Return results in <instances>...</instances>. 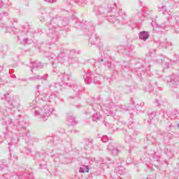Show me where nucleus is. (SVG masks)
<instances>
[{"instance_id":"nucleus-1","label":"nucleus","mask_w":179,"mask_h":179,"mask_svg":"<svg viewBox=\"0 0 179 179\" xmlns=\"http://www.w3.org/2000/svg\"><path fill=\"white\" fill-rule=\"evenodd\" d=\"M36 101H33L31 103H30V108H34V115L38 118L41 120H43V121H47L48 117L50 115H52V111L54 109L49 106H42L41 108L36 106Z\"/></svg>"},{"instance_id":"nucleus-2","label":"nucleus","mask_w":179,"mask_h":179,"mask_svg":"<svg viewBox=\"0 0 179 179\" xmlns=\"http://www.w3.org/2000/svg\"><path fill=\"white\" fill-rule=\"evenodd\" d=\"M167 82L171 87H177L179 85V77L176 75H173L167 79Z\"/></svg>"},{"instance_id":"nucleus-3","label":"nucleus","mask_w":179,"mask_h":179,"mask_svg":"<svg viewBox=\"0 0 179 179\" xmlns=\"http://www.w3.org/2000/svg\"><path fill=\"white\" fill-rule=\"evenodd\" d=\"M108 150H109V152H111L112 155H113V156H117L118 155V153H120V150H117V148H115L113 143H110L108 145L107 148Z\"/></svg>"},{"instance_id":"nucleus-4","label":"nucleus","mask_w":179,"mask_h":179,"mask_svg":"<svg viewBox=\"0 0 179 179\" xmlns=\"http://www.w3.org/2000/svg\"><path fill=\"white\" fill-rule=\"evenodd\" d=\"M41 68H43V64H41V62H37V61L34 62L33 65H32L31 71L34 72V71H36V69H41Z\"/></svg>"},{"instance_id":"nucleus-5","label":"nucleus","mask_w":179,"mask_h":179,"mask_svg":"<svg viewBox=\"0 0 179 179\" xmlns=\"http://www.w3.org/2000/svg\"><path fill=\"white\" fill-rule=\"evenodd\" d=\"M139 38L143 40V41H146L149 38V33L145 31L140 32Z\"/></svg>"},{"instance_id":"nucleus-6","label":"nucleus","mask_w":179,"mask_h":179,"mask_svg":"<svg viewBox=\"0 0 179 179\" xmlns=\"http://www.w3.org/2000/svg\"><path fill=\"white\" fill-rule=\"evenodd\" d=\"M48 76L45 75L43 76H40L39 75L33 76L29 78V80H40L41 79H43L44 80H47Z\"/></svg>"},{"instance_id":"nucleus-7","label":"nucleus","mask_w":179,"mask_h":179,"mask_svg":"<svg viewBox=\"0 0 179 179\" xmlns=\"http://www.w3.org/2000/svg\"><path fill=\"white\" fill-rule=\"evenodd\" d=\"M80 173H89V166L86 165H83L80 168Z\"/></svg>"},{"instance_id":"nucleus-8","label":"nucleus","mask_w":179,"mask_h":179,"mask_svg":"<svg viewBox=\"0 0 179 179\" xmlns=\"http://www.w3.org/2000/svg\"><path fill=\"white\" fill-rule=\"evenodd\" d=\"M67 120L69 121V125H75L76 124L73 116H68Z\"/></svg>"},{"instance_id":"nucleus-9","label":"nucleus","mask_w":179,"mask_h":179,"mask_svg":"<svg viewBox=\"0 0 179 179\" xmlns=\"http://www.w3.org/2000/svg\"><path fill=\"white\" fill-rule=\"evenodd\" d=\"M101 118V115H100L99 113H96L93 115L92 116V120L93 121H99Z\"/></svg>"},{"instance_id":"nucleus-10","label":"nucleus","mask_w":179,"mask_h":179,"mask_svg":"<svg viewBox=\"0 0 179 179\" xmlns=\"http://www.w3.org/2000/svg\"><path fill=\"white\" fill-rule=\"evenodd\" d=\"M158 8H159V11L163 12V13H164V12H166V6H159Z\"/></svg>"},{"instance_id":"nucleus-11","label":"nucleus","mask_w":179,"mask_h":179,"mask_svg":"<svg viewBox=\"0 0 179 179\" xmlns=\"http://www.w3.org/2000/svg\"><path fill=\"white\" fill-rule=\"evenodd\" d=\"M110 22H112V23H118V19L115 17H111Z\"/></svg>"},{"instance_id":"nucleus-12","label":"nucleus","mask_w":179,"mask_h":179,"mask_svg":"<svg viewBox=\"0 0 179 179\" xmlns=\"http://www.w3.org/2000/svg\"><path fill=\"white\" fill-rule=\"evenodd\" d=\"M101 139L102 142H107V141H108V137H107V136H105Z\"/></svg>"},{"instance_id":"nucleus-13","label":"nucleus","mask_w":179,"mask_h":179,"mask_svg":"<svg viewBox=\"0 0 179 179\" xmlns=\"http://www.w3.org/2000/svg\"><path fill=\"white\" fill-rule=\"evenodd\" d=\"M38 87H40V85H38V86L37 87L38 92L39 93V94H43V90H38Z\"/></svg>"},{"instance_id":"nucleus-14","label":"nucleus","mask_w":179,"mask_h":179,"mask_svg":"<svg viewBox=\"0 0 179 179\" xmlns=\"http://www.w3.org/2000/svg\"><path fill=\"white\" fill-rule=\"evenodd\" d=\"M45 2H48L49 3H52V2H55V0H45Z\"/></svg>"},{"instance_id":"nucleus-15","label":"nucleus","mask_w":179,"mask_h":179,"mask_svg":"<svg viewBox=\"0 0 179 179\" xmlns=\"http://www.w3.org/2000/svg\"><path fill=\"white\" fill-rule=\"evenodd\" d=\"M147 92H152V88H150V90H147Z\"/></svg>"},{"instance_id":"nucleus-16","label":"nucleus","mask_w":179,"mask_h":179,"mask_svg":"<svg viewBox=\"0 0 179 179\" xmlns=\"http://www.w3.org/2000/svg\"><path fill=\"white\" fill-rule=\"evenodd\" d=\"M7 31H10V28H8Z\"/></svg>"},{"instance_id":"nucleus-17","label":"nucleus","mask_w":179,"mask_h":179,"mask_svg":"<svg viewBox=\"0 0 179 179\" xmlns=\"http://www.w3.org/2000/svg\"><path fill=\"white\" fill-rule=\"evenodd\" d=\"M24 41L26 43V41H27V38H24Z\"/></svg>"},{"instance_id":"nucleus-18","label":"nucleus","mask_w":179,"mask_h":179,"mask_svg":"<svg viewBox=\"0 0 179 179\" xmlns=\"http://www.w3.org/2000/svg\"><path fill=\"white\" fill-rule=\"evenodd\" d=\"M178 128H179V124H178Z\"/></svg>"}]
</instances>
